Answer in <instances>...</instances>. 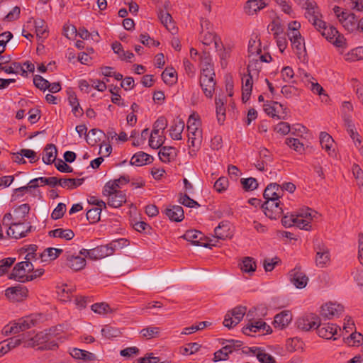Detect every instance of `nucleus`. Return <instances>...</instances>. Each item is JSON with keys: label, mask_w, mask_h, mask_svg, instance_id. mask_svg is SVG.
<instances>
[{"label": "nucleus", "mask_w": 363, "mask_h": 363, "mask_svg": "<svg viewBox=\"0 0 363 363\" xmlns=\"http://www.w3.org/2000/svg\"><path fill=\"white\" fill-rule=\"evenodd\" d=\"M35 33L38 37L44 38L47 33L45 22L43 19L34 20Z\"/></svg>", "instance_id": "61"}, {"label": "nucleus", "mask_w": 363, "mask_h": 363, "mask_svg": "<svg viewBox=\"0 0 363 363\" xmlns=\"http://www.w3.org/2000/svg\"><path fill=\"white\" fill-rule=\"evenodd\" d=\"M101 334L106 338L111 339L118 337L121 335V332L118 328L106 325L101 329Z\"/></svg>", "instance_id": "47"}, {"label": "nucleus", "mask_w": 363, "mask_h": 363, "mask_svg": "<svg viewBox=\"0 0 363 363\" xmlns=\"http://www.w3.org/2000/svg\"><path fill=\"white\" fill-rule=\"evenodd\" d=\"M66 264L73 270L79 271L86 266V259L79 255H71L69 252H66Z\"/></svg>", "instance_id": "17"}, {"label": "nucleus", "mask_w": 363, "mask_h": 363, "mask_svg": "<svg viewBox=\"0 0 363 363\" xmlns=\"http://www.w3.org/2000/svg\"><path fill=\"white\" fill-rule=\"evenodd\" d=\"M32 230L33 226L30 225V223H28L26 225H25V223L21 222V220L15 221L13 222V227L9 228L7 234L13 238L19 239L26 237Z\"/></svg>", "instance_id": "5"}, {"label": "nucleus", "mask_w": 363, "mask_h": 363, "mask_svg": "<svg viewBox=\"0 0 363 363\" xmlns=\"http://www.w3.org/2000/svg\"><path fill=\"white\" fill-rule=\"evenodd\" d=\"M363 58V48L359 47L348 53L346 57L347 60L357 61Z\"/></svg>", "instance_id": "63"}, {"label": "nucleus", "mask_w": 363, "mask_h": 363, "mask_svg": "<svg viewBox=\"0 0 363 363\" xmlns=\"http://www.w3.org/2000/svg\"><path fill=\"white\" fill-rule=\"evenodd\" d=\"M344 311L343 306L334 303H325L322 306L320 315L328 320L339 317Z\"/></svg>", "instance_id": "9"}, {"label": "nucleus", "mask_w": 363, "mask_h": 363, "mask_svg": "<svg viewBox=\"0 0 363 363\" xmlns=\"http://www.w3.org/2000/svg\"><path fill=\"white\" fill-rule=\"evenodd\" d=\"M84 178L81 179H60V186L67 189H73L83 184Z\"/></svg>", "instance_id": "38"}, {"label": "nucleus", "mask_w": 363, "mask_h": 363, "mask_svg": "<svg viewBox=\"0 0 363 363\" xmlns=\"http://www.w3.org/2000/svg\"><path fill=\"white\" fill-rule=\"evenodd\" d=\"M317 330L318 335L322 337L327 340H330L333 337V340H336L337 337H335V335L337 334V330L341 331L340 328L333 323H327V324H322L320 322V325L318 324V326L315 328Z\"/></svg>", "instance_id": "10"}, {"label": "nucleus", "mask_w": 363, "mask_h": 363, "mask_svg": "<svg viewBox=\"0 0 363 363\" xmlns=\"http://www.w3.org/2000/svg\"><path fill=\"white\" fill-rule=\"evenodd\" d=\"M334 143L333 138L326 132H321L320 134V143L323 149H325L329 154Z\"/></svg>", "instance_id": "46"}, {"label": "nucleus", "mask_w": 363, "mask_h": 363, "mask_svg": "<svg viewBox=\"0 0 363 363\" xmlns=\"http://www.w3.org/2000/svg\"><path fill=\"white\" fill-rule=\"evenodd\" d=\"M320 318L315 314H310L300 318L296 321V326L298 329L303 331H308L312 328H315L320 325Z\"/></svg>", "instance_id": "12"}, {"label": "nucleus", "mask_w": 363, "mask_h": 363, "mask_svg": "<svg viewBox=\"0 0 363 363\" xmlns=\"http://www.w3.org/2000/svg\"><path fill=\"white\" fill-rule=\"evenodd\" d=\"M262 52L260 40H256L255 39H250L248 43V52L250 55H259Z\"/></svg>", "instance_id": "60"}, {"label": "nucleus", "mask_w": 363, "mask_h": 363, "mask_svg": "<svg viewBox=\"0 0 363 363\" xmlns=\"http://www.w3.org/2000/svg\"><path fill=\"white\" fill-rule=\"evenodd\" d=\"M70 354L74 358L78 359L94 360L96 359V356L94 354L78 348H73L70 352Z\"/></svg>", "instance_id": "37"}, {"label": "nucleus", "mask_w": 363, "mask_h": 363, "mask_svg": "<svg viewBox=\"0 0 363 363\" xmlns=\"http://www.w3.org/2000/svg\"><path fill=\"white\" fill-rule=\"evenodd\" d=\"M126 202V195L121 191H115L112 197L108 199V205L113 208H119Z\"/></svg>", "instance_id": "29"}, {"label": "nucleus", "mask_w": 363, "mask_h": 363, "mask_svg": "<svg viewBox=\"0 0 363 363\" xmlns=\"http://www.w3.org/2000/svg\"><path fill=\"white\" fill-rule=\"evenodd\" d=\"M28 291L26 286L18 284L6 289L5 296L12 302H19L28 296Z\"/></svg>", "instance_id": "6"}, {"label": "nucleus", "mask_w": 363, "mask_h": 363, "mask_svg": "<svg viewBox=\"0 0 363 363\" xmlns=\"http://www.w3.org/2000/svg\"><path fill=\"white\" fill-rule=\"evenodd\" d=\"M252 64L247 66V74H245L242 78V100L243 103H246L251 96L253 80L251 74V67Z\"/></svg>", "instance_id": "7"}, {"label": "nucleus", "mask_w": 363, "mask_h": 363, "mask_svg": "<svg viewBox=\"0 0 363 363\" xmlns=\"http://www.w3.org/2000/svg\"><path fill=\"white\" fill-rule=\"evenodd\" d=\"M33 84L38 89L43 91L50 87V82L42 76L38 74L33 77Z\"/></svg>", "instance_id": "59"}, {"label": "nucleus", "mask_w": 363, "mask_h": 363, "mask_svg": "<svg viewBox=\"0 0 363 363\" xmlns=\"http://www.w3.org/2000/svg\"><path fill=\"white\" fill-rule=\"evenodd\" d=\"M265 7L263 0H249L244 7L245 11L248 15H254L257 11Z\"/></svg>", "instance_id": "26"}, {"label": "nucleus", "mask_w": 363, "mask_h": 363, "mask_svg": "<svg viewBox=\"0 0 363 363\" xmlns=\"http://www.w3.org/2000/svg\"><path fill=\"white\" fill-rule=\"evenodd\" d=\"M202 140V131L191 132L188 133V142L193 147H199Z\"/></svg>", "instance_id": "49"}, {"label": "nucleus", "mask_w": 363, "mask_h": 363, "mask_svg": "<svg viewBox=\"0 0 363 363\" xmlns=\"http://www.w3.org/2000/svg\"><path fill=\"white\" fill-rule=\"evenodd\" d=\"M101 209L99 208H92L86 213V218L90 223H95L100 220Z\"/></svg>", "instance_id": "54"}, {"label": "nucleus", "mask_w": 363, "mask_h": 363, "mask_svg": "<svg viewBox=\"0 0 363 363\" xmlns=\"http://www.w3.org/2000/svg\"><path fill=\"white\" fill-rule=\"evenodd\" d=\"M158 17L166 28L173 33L172 30L175 29V27L172 23V16L169 13L161 10L158 13Z\"/></svg>", "instance_id": "43"}, {"label": "nucleus", "mask_w": 363, "mask_h": 363, "mask_svg": "<svg viewBox=\"0 0 363 363\" xmlns=\"http://www.w3.org/2000/svg\"><path fill=\"white\" fill-rule=\"evenodd\" d=\"M160 159L163 162H169L177 156L176 149L170 146H163L158 153Z\"/></svg>", "instance_id": "28"}, {"label": "nucleus", "mask_w": 363, "mask_h": 363, "mask_svg": "<svg viewBox=\"0 0 363 363\" xmlns=\"http://www.w3.org/2000/svg\"><path fill=\"white\" fill-rule=\"evenodd\" d=\"M167 127V120L164 116L159 117L157 121L154 123L153 125V129H152V134L154 135H158L159 131L160 130H165V128Z\"/></svg>", "instance_id": "51"}, {"label": "nucleus", "mask_w": 363, "mask_h": 363, "mask_svg": "<svg viewBox=\"0 0 363 363\" xmlns=\"http://www.w3.org/2000/svg\"><path fill=\"white\" fill-rule=\"evenodd\" d=\"M91 259H99L113 255L112 250H109L108 245H100L91 249Z\"/></svg>", "instance_id": "25"}, {"label": "nucleus", "mask_w": 363, "mask_h": 363, "mask_svg": "<svg viewBox=\"0 0 363 363\" xmlns=\"http://www.w3.org/2000/svg\"><path fill=\"white\" fill-rule=\"evenodd\" d=\"M176 72L173 69H168L166 68L162 73V79L165 84H172L177 80L175 77Z\"/></svg>", "instance_id": "52"}, {"label": "nucleus", "mask_w": 363, "mask_h": 363, "mask_svg": "<svg viewBox=\"0 0 363 363\" xmlns=\"http://www.w3.org/2000/svg\"><path fill=\"white\" fill-rule=\"evenodd\" d=\"M341 17L340 22L346 30L350 32L357 30V18L354 13L342 11Z\"/></svg>", "instance_id": "18"}, {"label": "nucleus", "mask_w": 363, "mask_h": 363, "mask_svg": "<svg viewBox=\"0 0 363 363\" xmlns=\"http://www.w3.org/2000/svg\"><path fill=\"white\" fill-rule=\"evenodd\" d=\"M184 128V122L182 119H177L174 121L173 125L169 129L170 137L173 140H182V133Z\"/></svg>", "instance_id": "27"}, {"label": "nucleus", "mask_w": 363, "mask_h": 363, "mask_svg": "<svg viewBox=\"0 0 363 363\" xmlns=\"http://www.w3.org/2000/svg\"><path fill=\"white\" fill-rule=\"evenodd\" d=\"M363 342V335L359 333H352L348 337H347L346 342L349 345L354 346L359 345Z\"/></svg>", "instance_id": "57"}, {"label": "nucleus", "mask_w": 363, "mask_h": 363, "mask_svg": "<svg viewBox=\"0 0 363 363\" xmlns=\"http://www.w3.org/2000/svg\"><path fill=\"white\" fill-rule=\"evenodd\" d=\"M221 344L222 345L225 344V346L229 347V349L228 350V352L232 353L233 350H238L239 348H240L242 346L243 342L242 341L233 340V339H230V340L222 339Z\"/></svg>", "instance_id": "50"}, {"label": "nucleus", "mask_w": 363, "mask_h": 363, "mask_svg": "<svg viewBox=\"0 0 363 363\" xmlns=\"http://www.w3.org/2000/svg\"><path fill=\"white\" fill-rule=\"evenodd\" d=\"M201 236L202 234L200 231L196 230H189L184 233L182 238L186 240L191 242L193 245L208 247L209 246L208 243L203 242L201 241Z\"/></svg>", "instance_id": "20"}, {"label": "nucleus", "mask_w": 363, "mask_h": 363, "mask_svg": "<svg viewBox=\"0 0 363 363\" xmlns=\"http://www.w3.org/2000/svg\"><path fill=\"white\" fill-rule=\"evenodd\" d=\"M91 310L99 314H106L112 312L108 304L106 303H96L91 306Z\"/></svg>", "instance_id": "58"}, {"label": "nucleus", "mask_w": 363, "mask_h": 363, "mask_svg": "<svg viewBox=\"0 0 363 363\" xmlns=\"http://www.w3.org/2000/svg\"><path fill=\"white\" fill-rule=\"evenodd\" d=\"M62 252L63 250L62 249L48 247L44 250V251L40 254V257L43 262H46L48 260H54L57 258L62 253Z\"/></svg>", "instance_id": "33"}, {"label": "nucleus", "mask_w": 363, "mask_h": 363, "mask_svg": "<svg viewBox=\"0 0 363 363\" xmlns=\"http://www.w3.org/2000/svg\"><path fill=\"white\" fill-rule=\"evenodd\" d=\"M282 205L279 200L265 201L261 206L264 214L270 219H277L283 213Z\"/></svg>", "instance_id": "4"}, {"label": "nucleus", "mask_w": 363, "mask_h": 363, "mask_svg": "<svg viewBox=\"0 0 363 363\" xmlns=\"http://www.w3.org/2000/svg\"><path fill=\"white\" fill-rule=\"evenodd\" d=\"M38 182H40L42 184L48 185L51 187H55L56 185H60V179H58L56 177H38L30 180V183H32V186H39L38 184Z\"/></svg>", "instance_id": "34"}, {"label": "nucleus", "mask_w": 363, "mask_h": 363, "mask_svg": "<svg viewBox=\"0 0 363 363\" xmlns=\"http://www.w3.org/2000/svg\"><path fill=\"white\" fill-rule=\"evenodd\" d=\"M266 326H267V324L262 320L251 322L242 328V333L245 335H250V333L259 331L262 330V327Z\"/></svg>", "instance_id": "39"}, {"label": "nucleus", "mask_w": 363, "mask_h": 363, "mask_svg": "<svg viewBox=\"0 0 363 363\" xmlns=\"http://www.w3.org/2000/svg\"><path fill=\"white\" fill-rule=\"evenodd\" d=\"M57 155V150L54 144H48L44 148V155L43 161L46 164L53 163Z\"/></svg>", "instance_id": "24"}, {"label": "nucleus", "mask_w": 363, "mask_h": 363, "mask_svg": "<svg viewBox=\"0 0 363 363\" xmlns=\"http://www.w3.org/2000/svg\"><path fill=\"white\" fill-rule=\"evenodd\" d=\"M213 65L210 59L205 57L201 63L200 86L206 97L211 98L215 90L216 82L215 79Z\"/></svg>", "instance_id": "1"}, {"label": "nucleus", "mask_w": 363, "mask_h": 363, "mask_svg": "<svg viewBox=\"0 0 363 363\" xmlns=\"http://www.w3.org/2000/svg\"><path fill=\"white\" fill-rule=\"evenodd\" d=\"M33 271V265L29 261H23L17 263L13 268L11 273L9 275V279H14L19 282H26L28 277L26 273Z\"/></svg>", "instance_id": "2"}, {"label": "nucleus", "mask_w": 363, "mask_h": 363, "mask_svg": "<svg viewBox=\"0 0 363 363\" xmlns=\"http://www.w3.org/2000/svg\"><path fill=\"white\" fill-rule=\"evenodd\" d=\"M246 311L247 308L242 306H236L228 311L223 320L224 326L230 329L237 325L243 318Z\"/></svg>", "instance_id": "3"}, {"label": "nucleus", "mask_w": 363, "mask_h": 363, "mask_svg": "<svg viewBox=\"0 0 363 363\" xmlns=\"http://www.w3.org/2000/svg\"><path fill=\"white\" fill-rule=\"evenodd\" d=\"M48 235L50 237L63 238L67 240H72L74 236V233L72 230H70V229L65 230L62 228H57V229L50 230L48 233Z\"/></svg>", "instance_id": "32"}, {"label": "nucleus", "mask_w": 363, "mask_h": 363, "mask_svg": "<svg viewBox=\"0 0 363 363\" xmlns=\"http://www.w3.org/2000/svg\"><path fill=\"white\" fill-rule=\"evenodd\" d=\"M15 262V257H7L0 260V277L6 274Z\"/></svg>", "instance_id": "48"}, {"label": "nucleus", "mask_w": 363, "mask_h": 363, "mask_svg": "<svg viewBox=\"0 0 363 363\" xmlns=\"http://www.w3.org/2000/svg\"><path fill=\"white\" fill-rule=\"evenodd\" d=\"M291 43L292 48L295 50L296 54L297 55H300L302 53V51H305V43L304 39L302 38L301 34H297L296 33L294 35H290L288 36Z\"/></svg>", "instance_id": "23"}, {"label": "nucleus", "mask_w": 363, "mask_h": 363, "mask_svg": "<svg viewBox=\"0 0 363 363\" xmlns=\"http://www.w3.org/2000/svg\"><path fill=\"white\" fill-rule=\"evenodd\" d=\"M292 315L289 311H283L274 317L273 325L279 329L284 328L291 322Z\"/></svg>", "instance_id": "21"}, {"label": "nucleus", "mask_w": 363, "mask_h": 363, "mask_svg": "<svg viewBox=\"0 0 363 363\" xmlns=\"http://www.w3.org/2000/svg\"><path fill=\"white\" fill-rule=\"evenodd\" d=\"M241 184L245 191H252L256 189L258 186L257 179L253 177L242 179Z\"/></svg>", "instance_id": "55"}, {"label": "nucleus", "mask_w": 363, "mask_h": 363, "mask_svg": "<svg viewBox=\"0 0 363 363\" xmlns=\"http://www.w3.org/2000/svg\"><path fill=\"white\" fill-rule=\"evenodd\" d=\"M225 101L220 98H216V115L218 122L221 125L225 120Z\"/></svg>", "instance_id": "42"}, {"label": "nucleus", "mask_w": 363, "mask_h": 363, "mask_svg": "<svg viewBox=\"0 0 363 363\" xmlns=\"http://www.w3.org/2000/svg\"><path fill=\"white\" fill-rule=\"evenodd\" d=\"M286 144L295 151L301 153L304 150L303 144L297 138H286Z\"/></svg>", "instance_id": "62"}, {"label": "nucleus", "mask_w": 363, "mask_h": 363, "mask_svg": "<svg viewBox=\"0 0 363 363\" xmlns=\"http://www.w3.org/2000/svg\"><path fill=\"white\" fill-rule=\"evenodd\" d=\"M200 121L199 116L193 113L189 118L187 121V130L189 133L201 131L199 129Z\"/></svg>", "instance_id": "44"}, {"label": "nucleus", "mask_w": 363, "mask_h": 363, "mask_svg": "<svg viewBox=\"0 0 363 363\" xmlns=\"http://www.w3.org/2000/svg\"><path fill=\"white\" fill-rule=\"evenodd\" d=\"M129 245V241L125 238H120L118 240H113L110 243L108 244L109 250H112L113 254L118 249H121L125 246H128Z\"/></svg>", "instance_id": "56"}, {"label": "nucleus", "mask_w": 363, "mask_h": 363, "mask_svg": "<svg viewBox=\"0 0 363 363\" xmlns=\"http://www.w3.org/2000/svg\"><path fill=\"white\" fill-rule=\"evenodd\" d=\"M291 282L298 289L305 288L308 278L299 267H295L289 272Z\"/></svg>", "instance_id": "13"}, {"label": "nucleus", "mask_w": 363, "mask_h": 363, "mask_svg": "<svg viewBox=\"0 0 363 363\" xmlns=\"http://www.w3.org/2000/svg\"><path fill=\"white\" fill-rule=\"evenodd\" d=\"M242 352L245 354L252 353L255 355L257 359L262 363H275L274 357L265 352V350L258 347H245Z\"/></svg>", "instance_id": "11"}, {"label": "nucleus", "mask_w": 363, "mask_h": 363, "mask_svg": "<svg viewBox=\"0 0 363 363\" xmlns=\"http://www.w3.org/2000/svg\"><path fill=\"white\" fill-rule=\"evenodd\" d=\"M282 195L283 189H281V186L277 183H271L264 189L263 197L265 201H277L279 200Z\"/></svg>", "instance_id": "16"}, {"label": "nucleus", "mask_w": 363, "mask_h": 363, "mask_svg": "<svg viewBox=\"0 0 363 363\" xmlns=\"http://www.w3.org/2000/svg\"><path fill=\"white\" fill-rule=\"evenodd\" d=\"M30 211V206L28 203H23L14 209V220L16 221L23 222Z\"/></svg>", "instance_id": "41"}, {"label": "nucleus", "mask_w": 363, "mask_h": 363, "mask_svg": "<svg viewBox=\"0 0 363 363\" xmlns=\"http://www.w3.org/2000/svg\"><path fill=\"white\" fill-rule=\"evenodd\" d=\"M51 330L52 329H50L49 332L42 331L38 333L33 338L34 342H37L38 345L47 343L50 340L51 336L52 335L51 333Z\"/></svg>", "instance_id": "53"}, {"label": "nucleus", "mask_w": 363, "mask_h": 363, "mask_svg": "<svg viewBox=\"0 0 363 363\" xmlns=\"http://www.w3.org/2000/svg\"><path fill=\"white\" fill-rule=\"evenodd\" d=\"M68 100L70 106L72 107V113L76 117L81 116L83 114V109L81 108L78 99L74 92H69Z\"/></svg>", "instance_id": "35"}, {"label": "nucleus", "mask_w": 363, "mask_h": 363, "mask_svg": "<svg viewBox=\"0 0 363 363\" xmlns=\"http://www.w3.org/2000/svg\"><path fill=\"white\" fill-rule=\"evenodd\" d=\"M153 160L151 155L144 152H138L132 157L130 164L131 165L140 167L152 163Z\"/></svg>", "instance_id": "22"}, {"label": "nucleus", "mask_w": 363, "mask_h": 363, "mask_svg": "<svg viewBox=\"0 0 363 363\" xmlns=\"http://www.w3.org/2000/svg\"><path fill=\"white\" fill-rule=\"evenodd\" d=\"M216 238L225 240L230 236V223L221 221L214 230Z\"/></svg>", "instance_id": "30"}, {"label": "nucleus", "mask_w": 363, "mask_h": 363, "mask_svg": "<svg viewBox=\"0 0 363 363\" xmlns=\"http://www.w3.org/2000/svg\"><path fill=\"white\" fill-rule=\"evenodd\" d=\"M104 135H105V134L102 130L93 128L89 132L86 140L89 145L94 146L101 140Z\"/></svg>", "instance_id": "36"}, {"label": "nucleus", "mask_w": 363, "mask_h": 363, "mask_svg": "<svg viewBox=\"0 0 363 363\" xmlns=\"http://www.w3.org/2000/svg\"><path fill=\"white\" fill-rule=\"evenodd\" d=\"M318 213L311 208H307L306 212L301 213L295 216V225L301 229L309 230L311 228L310 220L315 217Z\"/></svg>", "instance_id": "8"}, {"label": "nucleus", "mask_w": 363, "mask_h": 363, "mask_svg": "<svg viewBox=\"0 0 363 363\" xmlns=\"http://www.w3.org/2000/svg\"><path fill=\"white\" fill-rule=\"evenodd\" d=\"M240 269L245 273H253L255 272L257 265L253 258L245 257L240 264Z\"/></svg>", "instance_id": "40"}, {"label": "nucleus", "mask_w": 363, "mask_h": 363, "mask_svg": "<svg viewBox=\"0 0 363 363\" xmlns=\"http://www.w3.org/2000/svg\"><path fill=\"white\" fill-rule=\"evenodd\" d=\"M160 328L158 327H147L146 328L143 329L140 331L142 335L147 339H151L155 337H157L160 333Z\"/></svg>", "instance_id": "64"}, {"label": "nucleus", "mask_w": 363, "mask_h": 363, "mask_svg": "<svg viewBox=\"0 0 363 363\" xmlns=\"http://www.w3.org/2000/svg\"><path fill=\"white\" fill-rule=\"evenodd\" d=\"M37 320L30 316L26 317L23 319L19 320L18 323L15 326H11L9 330L6 328H4L5 333L16 334L20 331H24L35 325Z\"/></svg>", "instance_id": "14"}, {"label": "nucleus", "mask_w": 363, "mask_h": 363, "mask_svg": "<svg viewBox=\"0 0 363 363\" xmlns=\"http://www.w3.org/2000/svg\"><path fill=\"white\" fill-rule=\"evenodd\" d=\"M321 14L319 11H306L305 16L308 18L316 29H320L322 26H325V21L319 19Z\"/></svg>", "instance_id": "31"}, {"label": "nucleus", "mask_w": 363, "mask_h": 363, "mask_svg": "<svg viewBox=\"0 0 363 363\" xmlns=\"http://www.w3.org/2000/svg\"><path fill=\"white\" fill-rule=\"evenodd\" d=\"M165 215L170 220L174 222H180L184 218L183 208L180 206L173 205L164 210Z\"/></svg>", "instance_id": "19"}, {"label": "nucleus", "mask_w": 363, "mask_h": 363, "mask_svg": "<svg viewBox=\"0 0 363 363\" xmlns=\"http://www.w3.org/2000/svg\"><path fill=\"white\" fill-rule=\"evenodd\" d=\"M316 251L315 263L319 267H324L330 261L329 250L323 244L315 246Z\"/></svg>", "instance_id": "15"}, {"label": "nucleus", "mask_w": 363, "mask_h": 363, "mask_svg": "<svg viewBox=\"0 0 363 363\" xmlns=\"http://www.w3.org/2000/svg\"><path fill=\"white\" fill-rule=\"evenodd\" d=\"M317 30L320 32L321 35L330 42H332L334 39V37H335V35H337L338 33V30L333 26H330L329 28L327 27L325 22V26L320 28V29H317Z\"/></svg>", "instance_id": "45"}]
</instances>
